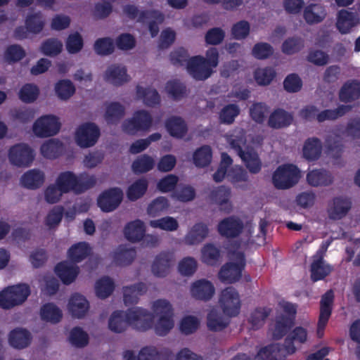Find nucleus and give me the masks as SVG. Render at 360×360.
<instances>
[{
    "mask_svg": "<svg viewBox=\"0 0 360 360\" xmlns=\"http://www.w3.org/2000/svg\"><path fill=\"white\" fill-rule=\"evenodd\" d=\"M215 292L213 284L206 279H200L193 282L191 286V294L198 300L208 301Z\"/></svg>",
    "mask_w": 360,
    "mask_h": 360,
    "instance_id": "15",
    "label": "nucleus"
},
{
    "mask_svg": "<svg viewBox=\"0 0 360 360\" xmlns=\"http://www.w3.org/2000/svg\"><path fill=\"white\" fill-rule=\"evenodd\" d=\"M269 106L264 103H255L250 108V116L253 121L262 124L269 112Z\"/></svg>",
    "mask_w": 360,
    "mask_h": 360,
    "instance_id": "61",
    "label": "nucleus"
},
{
    "mask_svg": "<svg viewBox=\"0 0 360 360\" xmlns=\"http://www.w3.org/2000/svg\"><path fill=\"white\" fill-rule=\"evenodd\" d=\"M44 174L38 169H30L25 172L20 179L23 187L29 189H37L44 182Z\"/></svg>",
    "mask_w": 360,
    "mask_h": 360,
    "instance_id": "35",
    "label": "nucleus"
},
{
    "mask_svg": "<svg viewBox=\"0 0 360 360\" xmlns=\"http://www.w3.org/2000/svg\"><path fill=\"white\" fill-rule=\"evenodd\" d=\"M202 261L207 265H216L220 258V250L212 243H207L202 248Z\"/></svg>",
    "mask_w": 360,
    "mask_h": 360,
    "instance_id": "53",
    "label": "nucleus"
},
{
    "mask_svg": "<svg viewBox=\"0 0 360 360\" xmlns=\"http://www.w3.org/2000/svg\"><path fill=\"white\" fill-rule=\"evenodd\" d=\"M136 94L148 106L153 107L160 102V96L155 89L150 87L143 88L138 85L136 86Z\"/></svg>",
    "mask_w": 360,
    "mask_h": 360,
    "instance_id": "48",
    "label": "nucleus"
},
{
    "mask_svg": "<svg viewBox=\"0 0 360 360\" xmlns=\"http://www.w3.org/2000/svg\"><path fill=\"white\" fill-rule=\"evenodd\" d=\"M169 207L168 199L164 196H159L148 205L147 212L150 217H155L166 212Z\"/></svg>",
    "mask_w": 360,
    "mask_h": 360,
    "instance_id": "57",
    "label": "nucleus"
},
{
    "mask_svg": "<svg viewBox=\"0 0 360 360\" xmlns=\"http://www.w3.org/2000/svg\"><path fill=\"white\" fill-rule=\"evenodd\" d=\"M165 89L167 94L175 101H179L186 96V85L176 79L168 81Z\"/></svg>",
    "mask_w": 360,
    "mask_h": 360,
    "instance_id": "55",
    "label": "nucleus"
},
{
    "mask_svg": "<svg viewBox=\"0 0 360 360\" xmlns=\"http://www.w3.org/2000/svg\"><path fill=\"white\" fill-rule=\"evenodd\" d=\"M301 177L300 170L292 164L280 165L272 176L274 186L281 190L290 188L295 186Z\"/></svg>",
    "mask_w": 360,
    "mask_h": 360,
    "instance_id": "3",
    "label": "nucleus"
},
{
    "mask_svg": "<svg viewBox=\"0 0 360 360\" xmlns=\"http://www.w3.org/2000/svg\"><path fill=\"white\" fill-rule=\"evenodd\" d=\"M32 335L25 328H16L8 334V342L15 349H24L28 347L32 341Z\"/></svg>",
    "mask_w": 360,
    "mask_h": 360,
    "instance_id": "19",
    "label": "nucleus"
},
{
    "mask_svg": "<svg viewBox=\"0 0 360 360\" xmlns=\"http://www.w3.org/2000/svg\"><path fill=\"white\" fill-rule=\"evenodd\" d=\"M304 47V40L301 37H292L286 39L282 44V51L288 55L299 52Z\"/></svg>",
    "mask_w": 360,
    "mask_h": 360,
    "instance_id": "63",
    "label": "nucleus"
},
{
    "mask_svg": "<svg viewBox=\"0 0 360 360\" xmlns=\"http://www.w3.org/2000/svg\"><path fill=\"white\" fill-rule=\"evenodd\" d=\"M360 96V82L352 80L345 82L339 92V98L342 102L349 103L358 99Z\"/></svg>",
    "mask_w": 360,
    "mask_h": 360,
    "instance_id": "33",
    "label": "nucleus"
},
{
    "mask_svg": "<svg viewBox=\"0 0 360 360\" xmlns=\"http://www.w3.org/2000/svg\"><path fill=\"white\" fill-rule=\"evenodd\" d=\"M25 24L29 32L36 34L43 30L45 22L42 14L40 12H37L27 15Z\"/></svg>",
    "mask_w": 360,
    "mask_h": 360,
    "instance_id": "51",
    "label": "nucleus"
},
{
    "mask_svg": "<svg viewBox=\"0 0 360 360\" xmlns=\"http://www.w3.org/2000/svg\"><path fill=\"white\" fill-rule=\"evenodd\" d=\"M293 121L291 113L282 108L275 109L269 115L268 125L272 129H282L290 126Z\"/></svg>",
    "mask_w": 360,
    "mask_h": 360,
    "instance_id": "23",
    "label": "nucleus"
},
{
    "mask_svg": "<svg viewBox=\"0 0 360 360\" xmlns=\"http://www.w3.org/2000/svg\"><path fill=\"white\" fill-rule=\"evenodd\" d=\"M244 224L238 217L231 216L221 220L217 225L219 234L226 238H235L243 231Z\"/></svg>",
    "mask_w": 360,
    "mask_h": 360,
    "instance_id": "14",
    "label": "nucleus"
},
{
    "mask_svg": "<svg viewBox=\"0 0 360 360\" xmlns=\"http://www.w3.org/2000/svg\"><path fill=\"white\" fill-rule=\"evenodd\" d=\"M212 158V151L211 147L204 145L197 148L193 155L194 165L200 168L208 166Z\"/></svg>",
    "mask_w": 360,
    "mask_h": 360,
    "instance_id": "44",
    "label": "nucleus"
},
{
    "mask_svg": "<svg viewBox=\"0 0 360 360\" xmlns=\"http://www.w3.org/2000/svg\"><path fill=\"white\" fill-rule=\"evenodd\" d=\"M165 128L172 137L182 139L188 132L185 120L179 116H172L165 121Z\"/></svg>",
    "mask_w": 360,
    "mask_h": 360,
    "instance_id": "26",
    "label": "nucleus"
},
{
    "mask_svg": "<svg viewBox=\"0 0 360 360\" xmlns=\"http://www.w3.org/2000/svg\"><path fill=\"white\" fill-rule=\"evenodd\" d=\"M114 289V281L108 276L101 277L95 284L96 296L101 299L108 297L112 293Z\"/></svg>",
    "mask_w": 360,
    "mask_h": 360,
    "instance_id": "49",
    "label": "nucleus"
},
{
    "mask_svg": "<svg viewBox=\"0 0 360 360\" xmlns=\"http://www.w3.org/2000/svg\"><path fill=\"white\" fill-rule=\"evenodd\" d=\"M351 200L346 197L338 196L333 199V203L329 205L328 214L331 219L337 220L343 218L350 210Z\"/></svg>",
    "mask_w": 360,
    "mask_h": 360,
    "instance_id": "16",
    "label": "nucleus"
},
{
    "mask_svg": "<svg viewBox=\"0 0 360 360\" xmlns=\"http://www.w3.org/2000/svg\"><path fill=\"white\" fill-rule=\"evenodd\" d=\"M127 68L120 65H111L105 72V80L115 86H121L129 81Z\"/></svg>",
    "mask_w": 360,
    "mask_h": 360,
    "instance_id": "22",
    "label": "nucleus"
},
{
    "mask_svg": "<svg viewBox=\"0 0 360 360\" xmlns=\"http://www.w3.org/2000/svg\"><path fill=\"white\" fill-rule=\"evenodd\" d=\"M30 295V289L27 284L9 286L0 292V307L8 309L21 304Z\"/></svg>",
    "mask_w": 360,
    "mask_h": 360,
    "instance_id": "4",
    "label": "nucleus"
},
{
    "mask_svg": "<svg viewBox=\"0 0 360 360\" xmlns=\"http://www.w3.org/2000/svg\"><path fill=\"white\" fill-rule=\"evenodd\" d=\"M155 165V160L147 154L138 156L131 164V170L135 174H141L152 170Z\"/></svg>",
    "mask_w": 360,
    "mask_h": 360,
    "instance_id": "40",
    "label": "nucleus"
},
{
    "mask_svg": "<svg viewBox=\"0 0 360 360\" xmlns=\"http://www.w3.org/2000/svg\"><path fill=\"white\" fill-rule=\"evenodd\" d=\"M327 153L335 160L340 158L343 153L344 145L342 139L337 134L328 135L326 138Z\"/></svg>",
    "mask_w": 360,
    "mask_h": 360,
    "instance_id": "42",
    "label": "nucleus"
},
{
    "mask_svg": "<svg viewBox=\"0 0 360 360\" xmlns=\"http://www.w3.org/2000/svg\"><path fill=\"white\" fill-rule=\"evenodd\" d=\"M307 181L314 187L327 186L333 182V176L324 169H314L307 173Z\"/></svg>",
    "mask_w": 360,
    "mask_h": 360,
    "instance_id": "24",
    "label": "nucleus"
},
{
    "mask_svg": "<svg viewBox=\"0 0 360 360\" xmlns=\"http://www.w3.org/2000/svg\"><path fill=\"white\" fill-rule=\"evenodd\" d=\"M153 319V314L147 309L135 307L127 311H114L109 319L108 327L117 333L124 331L129 325H134L139 330L146 331L152 328Z\"/></svg>",
    "mask_w": 360,
    "mask_h": 360,
    "instance_id": "1",
    "label": "nucleus"
},
{
    "mask_svg": "<svg viewBox=\"0 0 360 360\" xmlns=\"http://www.w3.org/2000/svg\"><path fill=\"white\" fill-rule=\"evenodd\" d=\"M153 124L151 115L145 110H139L133 114L130 119L122 123V131L128 134L134 135L139 131L149 130Z\"/></svg>",
    "mask_w": 360,
    "mask_h": 360,
    "instance_id": "6",
    "label": "nucleus"
},
{
    "mask_svg": "<svg viewBox=\"0 0 360 360\" xmlns=\"http://www.w3.org/2000/svg\"><path fill=\"white\" fill-rule=\"evenodd\" d=\"M146 233V228L144 223L136 219L133 221L129 222L124 227V233L125 238L131 242L141 241Z\"/></svg>",
    "mask_w": 360,
    "mask_h": 360,
    "instance_id": "32",
    "label": "nucleus"
},
{
    "mask_svg": "<svg viewBox=\"0 0 360 360\" xmlns=\"http://www.w3.org/2000/svg\"><path fill=\"white\" fill-rule=\"evenodd\" d=\"M40 151L45 158L54 160L63 153L64 145L58 139H51L41 146Z\"/></svg>",
    "mask_w": 360,
    "mask_h": 360,
    "instance_id": "31",
    "label": "nucleus"
},
{
    "mask_svg": "<svg viewBox=\"0 0 360 360\" xmlns=\"http://www.w3.org/2000/svg\"><path fill=\"white\" fill-rule=\"evenodd\" d=\"M209 229L207 224L202 222L195 223L184 237L186 245H198L202 242L208 236Z\"/></svg>",
    "mask_w": 360,
    "mask_h": 360,
    "instance_id": "25",
    "label": "nucleus"
},
{
    "mask_svg": "<svg viewBox=\"0 0 360 360\" xmlns=\"http://www.w3.org/2000/svg\"><path fill=\"white\" fill-rule=\"evenodd\" d=\"M11 163L17 167H29L34 158V150L25 143L12 146L8 152Z\"/></svg>",
    "mask_w": 360,
    "mask_h": 360,
    "instance_id": "10",
    "label": "nucleus"
},
{
    "mask_svg": "<svg viewBox=\"0 0 360 360\" xmlns=\"http://www.w3.org/2000/svg\"><path fill=\"white\" fill-rule=\"evenodd\" d=\"M322 148V143L319 138H308L303 145L302 155L308 161H316L321 157Z\"/></svg>",
    "mask_w": 360,
    "mask_h": 360,
    "instance_id": "27",
    "label": "nucleus"
},
{
    "mask_svg": "<svg viewBox=\"0 0 360 360\" xmlns=\"http://www.w3.org/2000/svg\"><path fill=\"white\" fill-rule=\"evenodd\" d=\"M231 189L225 186H220L212 191L210 197L213 201L220 206V209L226 212L231 210L232 206L229 201Z\"/></svg>",
    "mask_w": 360,
    "mask_h": 360,
    "instance_id": "29",
    "label": "nucleus"
},
{
    "mask_svg": "<svg viewBox=\"0 0 360 360\" xmlns=\"http://www.w3.org/2000/svg\"><path fill=\"white\" fill-rule=\"evenodd\" d=\"M334 300L333 292L328 290L321 297L320 302V314L317 323V334L319 337L323 335V331L332 313V305Z\"/></svg>",
    "mask_w": 360,
    "mask_h": 360,
    "instance_id": "13",
    "label": "nucleus"
},
{
    "mask_svg": "<svg viewBox=\"0 0 360 360\" xmlns=\"http://www.w3.org/2000/svg\"><path fill=\"white\" fill-rule=\"evenodd\" d=\"M311 279L313 282L323 280L333 271V266L325 263L323 258L314 260L311 264Z\"/></svg>",
    "mask_w": 360,
    "mask_h": 360,
    "instance_id": "37",
    "label": "nucleus"
},
{
    "mask_svg": "<svg viewBox=\"0 0 360 360\" xmlns=\"http://www.w3.org/2000/svg\"><path fill=\"white\" fill-rule=\"evenodd\" d=\"M136 256L134 248L120 245L113 254V262L117 266H124L131 264Z\"/></svg>",
    "mask_w": 360,
    "mask_h": 360,
    "instance_id": "39",
    "label": "nucleus"
},
{
    "mask_svg": "<svg viewBox=\"0 0 360 360\" xmlns=\"http://www.w3.org/2000/svg\"><path fill=\"white\" fill-rule=\"evenodd\" d=\"M55 91L61 100L70 98L75 92V87L69 79L59 80L55 86Z\"/></svg>",
    "mask_w": 360,
    "mask_h": 360,
    "instance_id": "58",
    "label": "nucleus"
},
{
    "mask_svg": "<svg viewBox=\"0 0 360 360\" xmlns=\"http://www.w3.org/2000/svg\"><path fill=\"white\" fill-rule=\"evenodd\" d=\"M63 49V44L56 38H49L45 40L41 45V52L49 56L58 55Z\"/></svg>",
    "mask_w": 360,
    "mask_h": 360,
    "instance_id": "60",
    "label": "nucleus"
},
{
    "mask_svg": "<svg viewBox=\"0 0 360 360\" xmlns=\"http://www.w3.org/2000/svg\"><path fill=\"white\" fill-rule=\"evenodd\" d=\"M148 188L146 179L141 178L131 184L127 190V197L131 201H136L142 198Z\"/></svg>",
    "mask_w": 360,
    "mask_h": 360,
    "instance_id": "41",
    "label": "nucleus"
},
{
    "mask_svg": "<svg viewBox=\"0 0 360 360\" xmlns=\"http://www.w3.org/2000/svg\"><path fill=\"white\" fill-rule=\"evenodd\" d=\"M55 272L65 285L72 283L77 277L79 269L76 265L61 262L55 266Z\"/></svg>",
    "mask_w": 360,
    "mask_h": 360,
    "instance_id": "21",
    "label": "nucleus"
},
{
    "mask_svg": "<svg viewBox=\"0 0 360 360\" xmlns=\"http://www.w3.org/2000/svg\"><path fill=\"white\" fill-rule=\"evenodd\" d=\"M240 108L238 105L230 103L222 108L219 112V119L221 124H231L234 122L235 119L240 114Z\"/></svg>",
    "mask_w": 360,
    "mask_h": 360,
    "instance_id": "54",
    "label": "nucleus"
},
{
    "mask_svg": "<svg viewBox=\"0 0 360 360\" xmlns=\"http://www.w3.org/2000/svg\"><path fill=\"white\" fill-rule=\"evenodd\" d=\"M25 51L18 44L8 46L4 53V58L9 63L21 60L25 56Z\"/></svg>",
    "mask_w": 360,
    "mask_h": 360,
    "instance_id": "64",
    "label": "nucleus"
},
{
    "mask_svg": "<svg viewBox=\"0 0 360 360\" xmlns=\"http://www.w3.org/2000/svg\"><path fill=\"white\" fill-rule=\"evenodd\" d=\"M125 114L124 107L118 102L110 103L105 110V118L108 123L119 122Z\"/></svg>",
    "mask_w": 360,
    "mask_h": 360,
    "instance_id": "50",
    "label": "nucleus"
},
{
    "mask_svg": "<svg viewBox=\"0 0 360 360\" xmlns=\"http://www.w3.org/2000/svg\"><path fill=\"white\" fill-rule=\"evenodd\" d=\"M293 324L292 319L287 317L286 315L277 316L273 331L274 339L280 340L283 338L292 327Z\"/></svg>",
    "mask_w": 360,
    "mask_h": 360,
    "instance_id": "45",
    "label": "nucleus"
},
{
    "mask_svg": "<svg viewBox=\"0 0 360 360\" xmlns=\"http://www.w3.org/2000/svg\"><path fill=\"white\" fill-rule=\"evenodd\" d=\"M219 302L226 316L235 317L239 314L241 307L240 296L233 287H227L221 291Z\"/></svg>",
    "mask_w": 360,
    "mask_h": 360,
    "instance_id": "7",
    "label": "nucleus"
},
{
    "mask_svg": "<svg viewBox=\"0 0 360 360\" xmlns=\"http://www.w3.org/2000/svg\"><path fill=\"white\" fill-rule=\"evenodd\" d=\"M60 129V123L57 117L51 115L38 118L33 124V132L40 138L56 135Z\"/></svg>",
    "mask_w": 360,
    "mask_h": 360,
    "instance_id": "9",
    "label": "nucleus"
},
{
    "mask_svg": "<svg viewBox=\"0 0 360 360\" xmlns=\"http://www.w3.org/2000/svg\"><path fill=\"white\" fill-rule=\"evenodd\" d=\"M151 19L148 23V30L153 37L158 35L159 32V24L163 22L165 20L164 15L157 10H145L140 13L137 21L139 22H144L147 20Z\"/></svg>",
    "mask_w": 360,
    "mask_h": 360,
    "instance_id": "18",
    "label": "nucleus"
},
{
    "mask_svg": "<svg viewBox=\"0 0 360 360\" xmlns=\"http://www.w3.org/2000/svg\"><path fill=\"white\" fill-rule=\"evenodd\" d=\"M100 136V129L92 122H87L79 126L75 133L77 144L83 148H89L96 144Z\"/></svg>",
    "mask_w": 360,
    "mask_h": 360,
    "instance_id": "8",
    "label": "nucleus"
},
{
    "mask_svg": "<svg viewBox=\"0 0 360 360\" xmlns=\"http://www.w3.org/2000/svg\"><path fill=\"white\" fill-rule=\"evenodd\" d=\"M359 22L355 13L347 10H340L338 13L336 27L341 34H347Z\"/></svg>",
    "mask_w": 360,
    "mask_h": 360,
    "instance_id": "28",
    "label": "nucleus"
},
{
    "mask_svg": "<svg viewBox=\"0 0 360 360\" xmlns=\"http://www.w3.org/2000/svg\"><path fill=\"white\" fill-rule=\"evenodd\" d=\"M271 309L269 307H257L250 314L248 322L253 330H258L265 323V320L270 315Z\"/></svg>",
    "mask_w": 360,
    "mask_h": 360,
    "instance_id": "47",
    "label": "nucleus"
},
{
    "mask_svg": "<svg viewBox=\"0 0 360 360\" xmlns=\"http://www.w3.org/2000/svg\"><path fill=\"white\" fill-rule=\"evenodd\" d=\"M40 314L43 321L53 323H58L63 316L61 310L56 304L51 302L41 307Z\"/></svg>",
    "mask_w": 360,
    "mask_h": 360,
    "instance_id": "46",
    "label": "nucleus"
},
{
    "mask_svg": "<svg viewBox=\"0 0 360 360\" xmlns=\"http://www.w3.org/2000/svg\"><path fill=\"white\" fill-rule=\"evenodd\" d=\"M90 248L87 243L79 242L72 245L68 252V257L74 263H78L86 259L90 254Z\"/></svg>",
    "mask_w": 360,
    "mask_h": 360,
    "instance_id": "43",
    "label": "nucleus"
},
{
    "mask_svg": "<svg viewBox=\"0 0 360 360\" xmlns=\"http://www.w3.org/2000/svg\"><path fill=\"white\" fill-rule=\"evenodd\" d=\"M229 321L224 320L217 311L212 310L207 317V326L210 330L221 331L229 325Z\"/></svg>",
    "mask_w": 360,
    "mask_h": 360,
    "instance_id": "56",
    "label": "nucleus"
},
{
    "mask_svg": "<svg viewBox=\"0 0 360 360\" xmlns=\"http://www.w3.org/2000/svg\"><path fill=\"white\" fill-rule=\"evenodd\" d=\"M173 262V254L169 252H162L158 254L152 264L153 274L158 277H165Z\"/></svg>",
    "mask_w": 360,
    "mask_h": 360,
    "instance_id": "17",
    "label": "nucleus"
},
{
    "mask_svg": "<svg viewBox=\"0 0 360 360\" xmlns=\"http://www.w3.org/2000/svg\"><path fill=\"white\" fill-rule=\"evenodd\" d=\"M89 309L86 297L79 293L73 294L68 302V309L74 318H83Z\"/></svg>",
    "mask_w": 360,
    "mask_h": 360,
    "instance_id": "20",
    "label": "nucleus"
},
{
    "mask_svg": "<svg viewBox=\"0 0 360 360\" xmlns=\"http://www.w3.org/2000/svg\"><path fill=\"white\" fill-rule=\"evenodd\" d=\"M351 109L349 105H341L335 109L323 110L317 114V121L323 122L326 120H335L345 115Z\"/></svg>",
    "mask_w": 360,
    "mask_h": 360,
    "instance_id": "52",
    "label": "nucleus"
},
{
    "mask_svg": "<svg viewBox=\"0 0 360 360\" xmlns=\"http://www.w3.org/2000/svg\"><path fill=\"white\" fill-rule=\"evenodd\" d=\"M307 330L301 326L295 327L286 337L284 344L274 343L262 348L255 360H284L287 355L295 352L294 342L304 343L307 340Z\"/></svg>",
    "mask_w": 360,
    "mask_h": 360,
    "instance_id": "2",
    "label": "nucleus"
},
{
    "mask_svg": "<svg viewBox=\"0 0 360 360\" xmlns=\"http://www.w3.org/2000/svg\"><path fill=\"white\" fill-rule=\"evenodd\" d=\"M39 90L33 84H24L19 91V98L24 103H30L37 100Z\"/></svg>",
    "mask_w": 360,
    "mask_h": 360,
    "instance_id": "62",
    "label": "nucleus"
},
{
    "mask_svg": "<svg viewBox=\"0 0 360 360\" xmlns=\"http://www.w3.org/2000/svg\"><path fill=\"white\" fill-rule=\"evenodd\" d=\"M147 288L143 283H137L123 288V299L126 305H133L138 302L139 296L146 292Z\"/></svg>",
    "mask_w": 360,
    "mask_h": 360,
    "instance_id": "34",
    "label": "nucleus"
},
{
    "mask_svg": "<svg viewBox=\"0 0 360 360\" xmlns=\"http://www.w3.org/2000/svg\"><path fill=\"white\" fill-rule=\"evenodd\" d=\"M186 69L193 78L199 81L207 79L212 73V70L206 64L205 58L201 56L189 58Z\"/></svg>",
    "mask_w": 360,
    "mask_h": 360,
    "instance_id": "12",
    "label": "nucleus"
},
{
    "mask_svg": "<svg viewBox=\"0 0 360 360\" xmlns=\"http://www.w3.org/2000/svg\"><path fill=\"white\" fill-rule=\"evenodd\" d=\"M236 262H229L224 264L219 271V278L224 283H234L238 281L245 269L246 261L244 252L236 251L233 252Z\"/></svg>",
    "mask_w": 360,
    "mask_h": 360,
    "instance_id": "5",
    "label": "nucleus"
},
{
    "mask_svg": "<svg viewBox=\"0 0 360 360\" xmlns=\"http://www.w3.org/2000/svg\"><path fill=\"white\" fill-rule=\"evenodd\" d=\"M150 226L167 231H174L179 228V223L174 217L167 216L158 219L151 220Z\"/></svg>",
    "mask_w": 360,
    "mask_h": 360,
    "instance_id": "59",
    "label": "nucleus"
},
{
    "mask_svg": "<svg viewBox=\"0 0 360 360\" xmlns=\"http://www.w3.org/2000/svg\"><path fill=\"white\" fill-rule=\"evenodd\" d=\"M123 193L119 188H112L103 191L98 198L97 203L105 212L115 210L121 203Z\"/></svg>",
    "mask_w": 360,
    "mask_h": 360,
    "instance_id": "11",
    "label": "nucleus"
},
{
    "mask_svg": "<svg viewBox=\"0 0 360 360\" xmlns=\"http://www.w3.org/2000/svg\"><path fill=\"white\" fill-rule=\"evenodd\" d=\"M239 157L250 173L258 174L261 171V160L253 148L248 149Z\"/></svg>",
    "mask_w": 360,
    "mask_h": 360,
    "instance_id": "38",
    "label": "nucleus"
},
{
    "mask_svg": "<svg viewBox=\"0 0 360 360\" xmlns=\"http://www.w3.org/2000/svg\"><path fill=\"white\" fill-rule=\"evenodd\" d=\"M326 16L325 8L317 4H311L305 7L303 17L309 25L318 24L322 22Z\"/></svg>",
    "mask_w": 360,
    "mask_h": 360,
    "instance_id": "30",
    "label": "nucleus"
},
{
    "mask_svg": "<svg viewBox=\"0 0 360 360\" xmlns=\"http://www.w3.org/2000/svg\"><path fill=\"white\" fill-rule=\"evenodd\" d=\"M56 183L60 191L65 193L72 191L77 193L78 178L72 172L66 171L60 173L56 180Z\"/></svg>",
    "mask_w": 360,
    "mask_h": 360,
    "instance_id": "36",
    "label": "nucleus"
}]
</instances>
